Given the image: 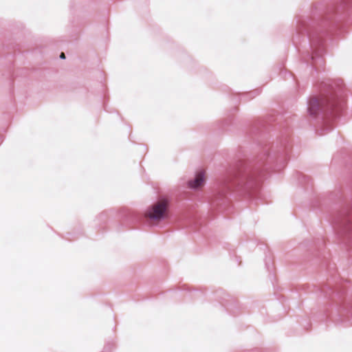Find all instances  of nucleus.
Segmentation results:
<instances>
[{
    "instance_id": "f257e3e1",
    "label": "nucleus",
    "mask_w": 352,
    "mask_h": 352,
    "mask_svg": "<svg viewBox=\"0 0 352 352\" xmlns=\"http://www.w3.org/2000/svg\"><path fill=\"white\" fill-rule=\"evenodd\" d=\"M169 201L166 198H161L154 203L146 212V217L160 221L167 217Z\"/></svg>"
},
{
    "instance_id": "f03ea898",
    "label": "nucleus",
    "mask_w": 352,
    "mask_h": 352,
    "mask_svg": "<svg viewBox=\"0 0 352 352\" xmlns=\"http://www.w3.org/2000/svg\"><path fill=\"white\" fill-rule=\"evenodd\" d=\"M331 106L330 102L323 97L313 98L310 100L309 109L311 114H315L318 109Z\"/></svg>"
},
{
    "instance_id": "7ed1b4c3",
    "label": "nucleus",
    "mask_w": 352,
    "mask_h": 352,
    "mask_svg": "<svg viewBox=\"0 0 352 352\" xmlns=\"http://www.w3.org/2000/svg\"><path fill=\"white\" fill-rule=\"evenodd\" d=\"M206 176L204 170L199 171L193 180L188 182V186L191 188H199L204 186L205 184Z\"/></svg>"
},
{
    "instance_id": "20e7f679",
    "label": "nucleus",
    "mask_w": 352,
    "mask_h": 352,
    "mask_svg": "<svg viewBox=\"0 0 352 352\" xmlns=\"http://www.w3.org/2000/svg\"><path fill=\"white\" fill-rule=\"evenodd\" d=\"M60 58H63V59L65 58V53L62 52L60 55Z\"/></svg>"
}]
</instances>
